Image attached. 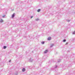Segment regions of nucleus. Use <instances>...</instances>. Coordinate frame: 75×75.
Segmentation results:
<instances>
[{"instance_id":"nucleus-1","label":"nucleus","mask_w":75,"mask_h":75,"mask_svg":"<svg viewBox=\"0 0 75 75\" xmlns=\"http://www.w3.org/2000/svg\"><path fill=\"white\" fill-rule=\"evenodd\" d=\"M15 15V13H13V14L12 15V18H13V17H14Z\"/></svg>"},{"instance_id":"nucleus-2","label":"nucleus","mask_w":75,"mask_h":75,"mask_svg":"<svg viewBox=\"0 0 75 75\" xmlns=\"http://www.w3.org/2000/svg\"><path fill=\"white\" fill-rule=\"evenodd\" d=\"M47 52H48V50H46L45 52L44 53H46Z\"/></svg>"},{"instance_id":"nucleus-3","label":"nucleus","mask_w":75,"mask_h":75,"mask_svg":"<svg viewBox=\"0 0 75 75\" xmlns=\"http://www.w3.org/2000/svg\"><path fill=\"white\" fill-rule=\"evenodd\" d=\"M51 37H49L48 38L47 40H51Z\"/></svg>"},{"instance_id":"nucleus-4","label":"nucleus","mask_w":75,"mask_h":75,"mask_svg":"<svg viewBox=\"0 0 75 75\" xmlns=\"http://www.w3.org/2000/svg\"><path fill=\"white\" fill-rule=\"evenodd\" d=\"M0 22L1 23H2V22H3V20L2 19H1L0 20Z\"/></svg>"},{"instance_id":"nucleus-5","label":"nucleus","mask_w":75,"mask_h":75,"mask_svg":"<svg viewBox=\"0 0 75 75\" xmlns=\"http://www.w3.org/2000/svg\"><path fill=\"white\" fill-rule=\"evenodd\" d=\"M40 11H41V9H39L37 10V12H39Z\"/></svg>"},{"instance_id":"nucleus-6","label":"nucleus","mask_w":75,"mask_h":75,"mask_svg":"<svg viewBox=\"0 0 75 75\" xmlns=\"http://www.w3.org/2000/svg\"><path fill=\"white\" fill-rule=\"evenodd\" d=\"M22 71H23V72L25 71V69H23L22 70Z\"/></svg>"},{"instance_id":"nucleus-7","label":"nucleus","mask_w":75,"mask_h":75,"mask_svg":"<svg viewBox=\"0 0 75 75\" xmlns=\"http://www.w3.org/2000/svg\"><path fill=\"white\" fill-rule=\"evenodd\" d=\"M6 46H4V49H6Z\"/></svg>"},{"instance_id":"nucleus-8","label":"nucleus","mask_w":75,"mask_h":75,"mask_svg":"<svg viewBox=\"0 0 75 75\" xmlns=\"http://www.w3.org/2000/svg\"><path fill=\"white\" fill-rule=\"evenodd\" d=\"M65 41H66V40L65 39L63 40V42H65Z\"/></svg>"},{"instance_id":"nucleus-9","label":"nucleus","mask_w":75,"mask_h":75,"mask_svg":"<svg viewBox=\"0 0 75 75\" xmlns=\"http://www.w3.org/2000/svg\"><path fill=\"white\" fill-rule=\"evenodd\" d=\"M42 44H44V42H42Z\"/></svg>"},{"instance_id":"nucleus-10","label":"nucleus","mask_w":75,"mask_h":75,"mask_svg":"<svg viewBox=\"0 0 75 75\" xmlns=\"http://www.w3.org/2000/svg\"><path fill=\"white\" fill-rule=\"evenodd\" d=\"M2 17L4 18V17H5V15H4Z\"/></svg>"},{"instance_id":"nucleus-11","label":"nucleus","mask_w":75,"mask_h":75,"mask_svg":"<svg viewBox=\"0 0 75 75\" xmlns=\"http://www.w3.org/2000/svg\"><path fill=\"white\" fill-rule=\"evenodd\" d=\"M73 34H75V32H74L73 33Z\"/></svg>"},{"instance_id":"nucleus-12","label":"nucleus","mask_w":75,"mask_h":75,"mask_svg":"<svg viewBox=\"0 0 75 75\" xmlns=\"http://www.w3.org/2000/svg\"><path fill=\"white\" fill-rule=\"evenodd\" d=\"M33 16H32L31 17V18H33Z\"/></svg>"},{"instance_id":"nucleus-13","label":"nucleus","mask_w":75,"mask_h":75,"mask_svg":"<svg viewBox=\"0 0 75 75\" xmlns=\"http://www.w3.org/2000/svg\"><path fill=\"white\" fill-rule=\"evenodd\" d=\"M68 44V43H66L65 44V45H67V44Z\"/></svg>"},{"instance_id":"nucleus-14","label":"nucleus","mask_w":75,"mask_h":75,"mask_svg":"<svg viewBox=\"0 0 75 75\" xmlns=\"http://www.w3.org/2000/svg\"><path fill=\"white\" fill-rule=\"evenodd\" d=\"M9 62H11V60H10L9 61Z\"/></svg>"},{"instance_id":"nucleus-15","label":"nucleus","mask_w":75,"mask_h":75,"mask_svg":"<svg viewBox=\"0 0 75 75\" xmlns=\"http://www.w3.org/2000/svg\"><path fill=\"white\" fill-rule=\"evenodd\" d=\"M53 45H53H53H53Z\"/></svg>"}]
</instances>
